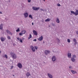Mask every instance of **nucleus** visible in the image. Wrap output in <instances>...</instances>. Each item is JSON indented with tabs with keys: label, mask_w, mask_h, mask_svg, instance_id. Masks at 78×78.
<instances>
[{
	"label": "nucleus",
	"mask_w": 78,
	"mask_h": 78,
	"mask_svg": "<svg viewBox=\"0 0 78 78\" xmlns=\"http://www.w3.org/2000/svg\"><path fill=\"white\" fill-rule=\"evenodd\" d=\"M57 6H61V5L59 4H57Z\"/></svg>",
	"instance_id": "37"
},
{
	"label": "nucleus",
	"mask_w": 78,
	"mask_h": 78,
	"mask_svg": "<svg viewBox=\"0 0 78 78\" xmlns=\"http://www.w3.org/2000/svg\"><path fill=\"white\" fill-rule=\"evenodd\" d=\"M26 75L27 77H29V76H31V75L30 74V72H27L26 73Z\"/></svg>",
	"instance_id": "13"
},
{
	"label": "nucleus",
	"mask_w": 78,
	"mask_h": 78,
	"mask_svg": "<svg viewBox=\"0 0 78 78\" xmlns=\"http://www.w3.org/2000/svg\"><path fill=\"white\" fill-rule=\"evenodd\" d=\"M7 38L8 39H11V37L9 36H8Z\"/></svg>",
	"instance_id": "31"
},
{
	"label": "nucleus",
	"mask_w": 78,
	"mask_h": 78,
	"mask_svg": "<svg viewBox=\"0 0 78 78\" xmlns=\"http://www.w3.org/2000/svg\"><path fill=\"white\" fill-rule=\"evenodd\" d=\"M57 41H58V42H59L60 41L59 39L58 38H57Z\"/></svg>",
	"instance_id": "39"
},
{
	"label": "nucleus",
	"mask_w": 78,
	"mask_h": 78,
	"mask_svg": "<svg viewBox=\"0 0 78 78\" xmlns=\"http://www.w3.org/2000/svg\"><path fill=\"white\" fill-rule=\"evenodd\" d=\"M13 76H14V75H13Z\"/></svg>",
	"instance_id": "47"
},
{
	"label": "nucleus",
	"mask_w": 78,
	"mask_h": 78,
	"mask_svg": "<svg viewBox=\"0 0 78 78\" xmlns=\"http://www.w3.org/2000/svg\"><path fill=\"white\" fill-rule=\"evenodd\" d=\"M16 31L17 32H19L20 31V28H18L16 30Z\"/></svg>",
	"instance_id": "25"
},
{
	"label": "nucleus",
	"mask_w": 78,
	"mask_h": 78,
	"mask_svg": "<svg viewBox=\"0 0 78 78\" xmlns=\"http://www.w3.org/2000/svg\"><path fill=\"white\" fill-rule=\"evenodd\" d=\"M30 48L32 51L33 52H35V48H34V47L33 45H31L30 46Z\"/></svg>",
	"instance_id": "4"
},
{
	"label": "nucleus",
	"mask_w": 78,
	"mask_h": 78,
	"mask_svg": "<svg viewBox=\"0 0 78 78\" xmlns=\"http://www.w3.org/2000/svg\"><path fill=\"white\" fill-rule=\"evenodd\" d=\"M76 33L77 34H78V31L77 30L76 32Z\"/></svg>",
	"instance_id": "40"
},
{
	"label": "nucleus",
	"mask_w": 78,
	"mask_h": 78,
	"mask_svg": "<svg viewBox=\"0 0 78 78\" xmlns=\"http://www.w3.org/2000/svg\"><path fill=\"white\" fill-rule=\"evenodd\" d=\"M37 39L39 41H42L43 40V36H41L39 37V38Z\"/></svg>",
	"instance_id": "9"
},
{
	"label": "nucleus",
	"mask_w": 78,
	"mask_h": 78,
	"mask_svg": "<svg viewBox=\"0 0 78 78\" xmlns=\"http://www.w3.org/2000/svg\"><path fill=\"white\" fill-rule=\"evenodd\" d=\"M56 22L58 23H59L60 22V21H59V18H56Z\"/></svg>",
	"instance_id": "21"
},
{
	"label": "nucleus",
	"mask_w": 78,
	"mask_h": 78,
	"mask_svg": "<svg viewBox=\"0 0 78 78\" xmlns=\"http://www.w3.org/2000/svg\"><path fill=\"white\" fill-rule=\"evenodd\" d=\"M17 66L20 69H21L22 68V65L20 63H19L17 64Z\"/></svg>",
	"instance_id": "7"
},
{
	"label": "nucleus",
	"mask_w": 78,
	"mask_h": 78,
	"mask_svg": "<svg viewBox=\"0 0 78 78\" xmlns=\"http://www.w3.org/2000/svg\"><path fill=\"white\" fill-rule=\"evenodd\" d=\"M5 58H6V59L8 58V56H7V55H5Z\"/></svg>",
	"instance_id": "32"
},
{
	"label": "nucleus",
	"mask_w": 78,
	"mask_h": 78,
	"mask_svg": "<svg viewBox=\"0 0 78 78\" xmlns=\"http://www.w3.org/2000/svg\"><path fill=\"white\" fill-rule=\"evenodd\" d=\"M33 10H34L35 11H38V10L40 9V8L33 6Z\"/></svg>",
	"instance_id": "5"
},
{
	"label": "nucleus",
	"mask_w": 78,
	"mask_h": 78,
	"mask_svg": "<svg viewBox=\"0 0 78 78\" xmlns=\"http://www.w3.org/2000/svg\"><path fill=\"white\" fill-rule=\"evenodd\" d=\"M48 75L50 78H53V76L50 73H48Z\"/></svg>",
	"instance_id": "16"
},
{
	"label": "nucleus",
	"mask_w": 78,
	"mask_h": 78,
	"mask_svg": "<svg viewBox=\"0 0 78 78\" xmlns=\"http://www.w3.org/2000/svg\"><path fill=\"white\" fill-rule=\"evenodd\" d=\"M29 18H30V19H33V16H32V15L31 14H30L29 16Z\"/></svg>",
	"instance_id": "24"
},
{
	"label": "nucleus",
	"mask_w": 78,
	"mask_h": 78,
	"mask_svg": "<svg viewBox=\"0 0 78 78\" xmlns=\"http://www.w3.org/2000/svg\"><path fill=\"white\" fill-rule=\"evenodd\" d=\"M27 2L28 3H30V2H31V0H27Z\"/></svg>",
	"instance_id": "35"
},
{
	"label": "nucleus",
	"mask_w": 78,
	"mask_h": 78,
	"mask_svg": "<svg viewBox=\"0 0 78 78\" xmlns=\"http://www.w3.org/2000/svg\"><path fill=\"white\" fill-rule=\"evenodd\" d=\"M23 15L25 18H27V17H28V13L27 12H25L24 13Z\"/></svg>",
	"instance_id": "8"
},
{
	"label": "nucleus",
	"mask_w": 78,
	"mask_h": 78,
	"mask_svg": "<svg viewBox=\"0 0 78 78\" xmlns=\"http://www.w3.org/2000/svg\"><path fill=\"white\" fill-rule=\"evenodd\" d=\"M52 25L53 27H55V23H52Z\"/></svg>",
	"instance_id": "33"
},
{
	"label": "nucleus",
	"mask_w": 78,
	"mask_h": 78,
	"mask_svg": "<svg viewBox=\"0 0 78 78\" xmlns=\"http://www.w3.org/2000/svg\"><path fill=\"white\" fill-rule=\"evenodd\" d=\"M0 39L2 42H4V41H5L6 38L3 37H2L0 38Z\"/></svg>",
	"instance_id": "12"
},
{
	"label": "nucleus",
	"mask_w": 78,
	"mask_h": 78,
	"mask_svg": "<svg viewBox=\"0 0 78 78\" xmlns=\"http://www.w3.org/2000/svg\"><path fill=\"white\" fill-rule=\"evenodd\" d=\"M1 53V51H0V53Z\"/></svg>",
	"instance_id": "46"
},
{
	"label": "nucleus",
	"mask_w": 78,
	"mask_h": 78,
	"mask_svg": "<svg viewBox=\"0 0 78 78\" xmlns=\"http://www.w3.org/2000/svg\"><path fill=\"white\" fill-rule=\"evenodd\" d=\"M33 33L34 35H35V36H37V34H38L37 33V31H36V30H33Z\"/></svg>",
	"instance_id": "11"
},
{
	"label": "nucleus",
	"mask_w": 78,
	"mask_h": 78,
	"mask_svg": "<svg viewBox=\"0 0 78 78\" xmlns=\"http://www.w3.org/2000/svg\"><path fill=\"white\" fill-rule=\"evenodd\" d=\"M5 20H8V19H7V18H5Z\"/></svg>",
	"instance_id": "44"
},
{
	"label": "nucleus",
	"mask_w": 78,
	"mask_h": 78,
	"mask_svg": "<svg viewBox=\"0 0 78 78\" xmlns=\"http://www.w3.org/2000/svg\"><path fill=\"white\" fill-rule=\"evenodd\" d=\"M73 42H76V40L75 38L73 39Z\"/></svg>",
	"instance_id": "29"
},
{
	"label": "nucleus",
	"mask_w": 78,
	"mask_h": 78,
	"mask_svg": "<svg viewBox=\"0 0 78 78\" xmlns=\"http://www.w3.org/2000/svg\"><path fill=\"white\" fill-rule=\"evenodd\" d=\"M6 31L7 33H8V34H10V35H11L12 36V34L11 32L10 31H9V30H6Z\"/></svg>",
	"instance_id": "14"
},
{
	"label": "nucleus",
	"mask_w": 78,
	"mask_h": 78,
	"mask_svg": "<svg viewBox=\"0 0 78 78\" xmlns=\"http://www.w3.org/2000/svg\"><path fill=\"white\" fill-rule=\"evenodd\" d=\"M34 48L35 49V50H37L38 48V47L37 46H34Z\"/></svg>",
	"instance_id": "23"
},
{
	"label": "nucleus",
	"mask_w": 78,
	"mask_h": 78,
	"mask_svg": "<svg viewBox=\"0 0 78 78\" xmlns=\"http://www.w3.org/2000/svg\"><path fill=\"white\" fill-rule=\"evenodd\" d=\"M72 56L71 54V53H68V57L70 58Z\"/></svg>",
	"instance_id": "17"
},
{
	"label": "nucleus",
	"mask_w": 78,
	"mask_h": 78,
	"mask_svg": "<svg viewBox=\"0 0 78 78\" xmlns=\"http://www.w3.org/2000/svg\"><path fill=\"white\" fill-rule=\"evenodd\" d=\"M10 55L12 56L13 59H16L17 58V56L13 52H11L10 53Z\"/></svg>",
	"instance_id": "2"
},
{
	"label": "nucleus",
	"mask_w": 78,
	"mask_h": 78,
	"mask_svg": "<svg viewBox=\"0 0 78 78\" xmlns=\"http://www.w3.org/2000/svg\"><path fill=\"white\" fill-rule=\"evenodd\" d=\"M50 53V51L48 50H46L44 51V53L46 55H48Z\"/></svg>",
	"instance_id": "6"
},
{
	"label": "nucleus",
	"mask_w": 78,
	"mask_h": 78,
	"mask_svg": "<svg viewBox=\"0 0 78 78\" xmlns=\"http://www.w3.org/2000/svg\"><path fill=\"white\" fill-rule=\"evenodd\" d=\"M32 37V36H31V35L30 34L29 35V37H28V39H31Z\"/></svg>",
	"instance_id": "26"
},
{
	"label": "nucleus",
	"mask_w": 78,
	"mask_h": 78,
	"mask_svg": "<svg viewBox=\"0 0 78 78\" xmlns=\"http://www.w3.org/2000/svg\"><path fill=\"white\" fill-rule=\"evenodd\" d=\"M13 66H12L11 67L10 69H13Z\"/></svg>",
	"instance_id": "38"
},
{
	"label": "nucleus",
	"mask_w": 78,
	"mask_h": 78,
	"mask_svg": "<svg viewBox=\"0 0 78 78\" xmlns=\"http://www.w3.org/2000/svg\"><path fill=\"white\" fill-rule=\"evenodd\" d=\"M71 71L73 74H75V73H76V72L75 71L71 70Z\"/></svg>",
	"instance_id": "19"
},
{
	"label": "nucleus",
	"mask_w": 78,
	"mask_h": 78,
	"mask_svg": "<svg viewBox=\"0 0 78 78\" xmlns=\"http://www.w3.org/2000/svg\"><path fill=\"white\" fill-rule=\"evenodd\" d=\"M67 42L69 43H70V39H67Z\"/></svg>",
	"instance_id": "30"
},
{
	"label": "nucleus",
	"mask_w": 78,
	"mask_h": 78,
	"mask_svg": "<svg viewBox=\"0 0 78 78\" xmlns=\"http://www.w3.org/2000/svg\"><path fill=\"white\" fill-rule=\"evenodd\" d=\"M71 60L72 61H73V62H75V61H76L75 59L73 58H71Z\"/></svg>",
	"instance_id": "22"
},
{
	"label": "nucleus",
	"mask_w": 78,
	"mask_h": 78,
	"mask_svg": "<svg viewBox=\"0 0 78 78\" xmlns=\"http://www.w3.org/2000/svg\"><path fill=\"white\" fill-rule=\"evenodd\" d=\"M69 69H72L73 68V67L71 66H69Z\"/></svg>",
	"instance_id": "34"
},
{
	"label": "nucleus",
	"mask_w": 78,
	"mask_h": 78,
	"mask_svg": "<svg viewBox=\"0 0 78 78\" xmlns=\"http://www.w3.org/2000/svg\"><path fill=\"white\" fill-rule=\"evenodd\" d=\"M32 25H34V23H32Z\"/></svg>",
	"instance_id": "43"
},
{
	"label": "nucleus",
	"mask_w": 78,
	"mask_h": 78,
	"mask_svg": "<svg viewBox=\"0 0 78 78\" xmlns=\"http://www.w3.org/2000/svg\"><path fill=\"white\" fill-rule=\"evenodd\" d=\"M51 20V19L50 18H48L47 19H46L45 20V21L46 22H50Z\"/></svg>",
	"instance_id": "20"
},
{
	"label": "nucleus",
	"mask_w": 78,
	"mask_h": 78,
	"mask_svg": "<svg viewBox=\"0 0 78 78\" xmlns=\"http://www.w3.org/2000/svg\"><path fill=\"white\" fill-rule=\"evenodd\" d=\"M33 41H34L35 42H36V41H37V40H36V39H34L33 40Z\"/></svg>",
	"instance_id": "36"
},
{
	"label": "nucleus",
	"mask_w": 78,
	"mask_h": 78,
	"mask_svg": "<svg viewBox=\"0 0 78 78\" xmlns=\"http://www.w3.org/2000/svg\"><path fill=\"white\" fill-rule=\"evenodd\" d=\"M26 33V31L25 30H22L20 33L19 34V35L20 36H22V34H25Z\"/></svg>",
	"instance_id": "3"
},
{
	"label": "nucleus",
	"mask_w": 78,
	"mask_h": 78,
	"mask_svg": "<svg viewBox=\"0 0 78 78\" xmlns=\"http://www.w3.org/2000/svg\"><path fill=\"white\" fill-rule=\"evenodd\" d=\"M52 60L53 62H55L56 60V57L55 56H53L52 58Z\"/></svg>",
	"instance_id": "10"
},
{
	"label": "nucleus",
	"mask_w": 78,
	"mask_h": 78,
	"mask_svg": "<svg viewBox=\"0 0 78 78\" xmlns=\"http://www.w3.org/2000/svg\"><path fill=\"white\" fill-rule=\"evenodd\" d=\"M44 2H45V0H43Z\"/></svg>",
	"instance_id": "45"
},
{
	"label": "nucleus",
	"mask_w": 78,
	"mask_h": 78,
	"mask_svg": "<svg viewBox=\"0 0 78 78\" xmlns=\"http://www.w3.org/2000/svg\"><path fill=\"white\" fill-rule=\"evenodd\" d=\"M3 24H1L0 25V30H3Z\"/></svg>",
	"instance_id": "18"
},
{
	"label": "nucleus",
	"mask_w": 78,
	"mask_h": 78,
	"mask_svg": "<svg viewBox=\"0 0 78 78\" xmlns=\"http://www.w3.org/2000/svg\"><path fill=\"white\" fill-rule=\"evenodd\" d=\"M71 13L73 14H75V16H78V10H76L75 12L73 11H71Z\"/></svg>",
	"instance_id": "1"
},
{
	"label": "nucleus",
	"mask_w": 78,
	"mask_h": 78,
	"mask_svg": "<svg viewBox=\"0 0 78 78\" xmlns=\"http://www.w3.org/2000/svg\"><path fill=\"white\" fill-rule=\"evenodd\" d=\"M76 44H77V43H76Z\"/></svg>",
	"instance_id": "48"
},
{
	"label": "nucleus",
	"mask_w": 78,
	"mask_h": 78,
	"mask_svg": "<svg viewBox=\"0 0 78 78\" xmlns=\"http://www.w3.org/2000/svg\"><path fill=\"white\" fill-rule=\"evenodd\" d=\"M76 58V55H73V58Z\"/></svg>",
	"instance_id": "28"
},
{
	"label": "nucleus",
	"mask_w": 78,
	"mask_h": 78,
	"mask_svg": "<svg viewBox=\"0 0 78 78\" xmlns=\"http://www.w3.org/2000/svg\"><path fill=\"white\" fill-rule=\"evenodd\" d=\"M40 10H41V11H43V9H40Z\"/></svg>",
	"instance_id": "41"
},
{
	"label": "nucleus",
	"mask_w": 78,
	"mask_h": 78,
	"mask_svg": "<svg viewBox=\"0 0 78 78\" xmlns=\"http://www.w3.org/2000/svg\"><path fill=\"white\" fill-rule=\"evenodd\" d=\"M54 52H56L57 51V49L55 48L53 50Z\"/></svg>",
	"instance_id": "27"
},
{
	"label": "nucleus",
	"mask_w": 78,
	"mask_h": 78,
	"mask_svg": "<svg viewBox=\"0 0 78 78\" xmlns=\"http://www.w3.org/2000/svg\"><path fill=\"white\" fill-rule=\"evenodd\" d=\"M0 14H2V12L1 11H0Z\"/></svg>",
	"instance_id": "42"
},
{
	"label": "nucleus",
	"mask_w": 78,
	"mask_h": 78,
	"mask_svg": "<svg viewBox=\"0 0 78 78\" xmlns=\"http://www.w3.org/2000/svg\"><path fill=\"white\" fill-rule=\"evenodd\" d=\"M17 40H18V41H20V42H21V43H22V42H23L21 38H20L17 37Z\"/></svg>",
	"instance_id": "15"
}]
</instances>
